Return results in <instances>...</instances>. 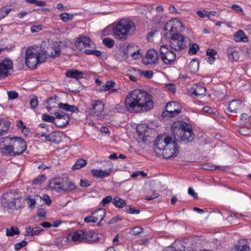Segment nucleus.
<instances>
[{"label": "nucleus", "instance_id": "8", "mask_svg": "<svg viewBox=\"0 0 251 251\" xmlns=\"http://www.w3.org/2000/svg\"><path fill=\"white\" fill-rule=\"evenodd\" d=\"M190 40L182 34L174 33L172 35L170 41L171 48L175 51L184 50L190 44Z\"/></svg>", "mask_w": 251, "mask_h": 251}, {"label": "nucleus", "instance_id": "52", "mask_svg": "<svg viewBox=\"0 0 251 251\" xmlns=\"http://www.w3.org/2000/svg\"><path fill=\"white\" fill-rule=\"evenodd\" d=\"M112 200V196H108L102 199L101 201V204L102 205L105 206L107 204L109 203L110 201H111Z\"/></svg>", "mask_w": 251, "mask_h": 251}, {"label": "nucleus", "instance_id": "58", "mask_svg": "<svg viewBox=\"0 0 251 251\" xmlns=\"http://www.w3.org/2000/svg\"><path fill=\"white\" fill-rule=\"evenodd\" d=\"M231 8L232 9L235 10L237 12H241L242 14H243V10L242 8L238 5L237 4H233L231 6Z\"/></svg>", "mask_w": 251, "mask_h": 251}, {"label": "nucleus", "instance_id": "53", "mask_svg": "<svg viewBox=\"0 0 251 251\" xmlns=\"http://www.w3.org/2000/svg\"><path fill=\"white\" fill-rule=\"evenodd\" d=\"M143 228L140 227V226H136V227H134L133 229H132V235H137L139 233H141L142 231H143Z\"/></svg>", "mask_w": 251, "mask_h": 251}, {"label": "nucleus", "instance_id": "5", "mask_svg": "<svg viewBox=\"0 0 251 251\" xmlns=\"http://www.w3.org/2000/svg\"><path fill=\"white\" fill-rule=\"evenodd\" d=\"M136 30L134 23L128 19H121L113 29L116 38L126 40L128 35L133 34Z\"/></svg>", "mask_w": 251, "mask_h": 251}, {"label": "nucleus", "instance_id": "35", "mask_svg": "<svg viewBox=\"0 0 251 251\" xmlns=\"http://www.w3.org/2000/svg\"><path fill=\"white\" fill-rule=\"evenodd\" d=\"M20 234V230L17 226H12L6 229V235L7 236H13Z\"/></svg>", "mask_w": 251, "mask_h": 251}, {"label": "nucleus", "instance_id": "27", "mask_svg": "<svg viewBox=\"0 0 251 251\" xmlns=\"http://www.w3.org/2000/svg\"><path fill=\"white\" fill-rule=\"evenodd\" d=\"M58 107L67 111H70L72 113L78 112V108L74 105H71L68 103H59Z\"/></svg>", "mask_w": 251, "mask_h": 251}, {"label": "nucleus", "instance_id": "61", "mask_svg": "<svg viewBox=\"0 0 251 251\" xmlns=\"http://www.w3.org/2000/svg\"><path fill=\"white\" fill-rule=\"evenodd\" d=\"M46 211L42 208H40L37 211V215L39 217H44L46 215Z\"/></svg>", "mask_w": 251, "mask_h": 251}, {"label": "nucleus", "instance_id": "63", "mask_svg": "<svg viewBox=\"0 0 251 251\" xmlns=\"http://www.w3.org/2000/svg\"><path fill=\"white\" fill-rule=\"evenodd\" d=\"M217 53V52L212 49H208L206 51V54L209 56H214Z\"/></svg>", "mask_w": 251, "mask_h": 251}, {"label": "nucleus", "instance_id": "2", "mask_svg": "<svg viewBox=\"0 0 251 251\" xmlns=\"http://www.w3.org/2000/svg\"><path fill=\"white\" fill-rule=\"evenodd\" d=\"M62 46L66 47L65 44L54 46L52 49L54 52L48 53L45 50L38 51L34 48H28L25 52V63L30 69H34L38 63H43L48 56L56 57L59 56Z\"/></svg>", "mask_w": 251, "mask_h": 251}, {"label": "nucleus", "instance_id": "55", "mask_svg": "<svg viewBox=\"0 0 251 251\" xmlns=\"http://www.w3.org/2000/svg\"><path fill=\"white\" fill-rule=\"evenodd\" d=\"M84 221L86 223H96L97 222L92 213L91 215L87 216L84 218Z\"/></svg>", "mask_w": 251, "mask_h": 251}, {"label": "nucleus", "instance_id": "31", "mask_svg": "<svg viewBox=\"0 0 251 251\" xmlns=\"http://www.w3.org/2000/svg\"><path fill=\"white\" fill-rule=\"evenodd\" d=\"M113 204L116 207L119 208H121L124 207L126 205V201L121 198L117 196L115 197L112 201Z\"/></svg>", "mask_w": 251, "mask_h": 251}, {"label": "nucleus", "instance_id": "33", "mask_svg": "<svg viewBox=\"0 0 251 251\" xmlns=\"http://www.w3.org/2000/svg\"><path fill=\"white\" fill-rule=\"evenodd\" d=\"M87 161L82 158L77 159L72 167L73 170H78L86 165Z\"/></svg>", "mask_w": 251, "mask_h": 251}, {"label": "nucleus", "instance_id": "25", "mask_svg": "<svg viewBox=\"0 0 251 251\" xmlns=\"http://www.w3.org/2000/svg\"><path fill=\"white\" fill-rule=\"evenodd\" d=\"M66 76L68 77L74 78L78 79L83 77V73L77 70H72L66 72Z\"/></svg>", "mask_w": 251, "mask_h": 251}, {"label": "nucleus", "instance_id": "64", "mask_svg": "<svg viewBox=\"0 0 251 251\" xmlns=\"http://www.w3.org/2000/svg\"><path fill=\"white\" fill-rule=\"evenodd\" d=\"M103 54L104 52L102 51L98 50H94L93 55H95L96 56L100 58H101L102 57V55Z\"/></svg>", "mask_w": 251, "mask_h": 251}, {"label": "nucleus", "instance_id": "28", "mask_svg": "<svg viewBox=\"0 0 251 251\" xmlns=\"http://www.w3.org/2000/svg\"><path fill=\"white\" fill-rule=\"evenodd\" d=\"M92 214L95 217L96 221L98 220H100V222L102 221L106 216L105 211L102 208H99L96 210L95 211L92 212Z\"/></svg>", "mask_w": 251, "mask_h": 251}, {"label": "nucleus", "instance_id": "59", "mask_svg": "<svg viewBox=\"0 0 251 251\" xmlns=\"http://www.w3.org/2000/svg\"><path fill=\"white\" fill-rule=\"evenodd\" d=\"M90 184H91L87 180H84L83 179H81V180H80V185L82 187H87L90 186Z\"/></svg>", "mask_w": 251, "mask_h": 251}, {"label": "nucleus", "instance_id": "44", "mask_svg": "<svg viewBox=\"0 0 251 251\" xmlns=\"http://www.w3.org/2000/svg\"><path fill=\"white\" fill-rule=\"evenodd\" d=\"M103 43L108 48H112L114 45V41L109 38H105L103 39Z\"/></svg>", "mask_w": 251, "mask_h": 251}, {"label": "nucleus", "instance_id": "37", "mask_svg": "<svg viewBox=\"0 0 251 251\" xmlns=\"http://www.w3.org/2000/svg\"><path fill=\"white\" fill-rule=\"evenodd\" d=\"M116 85V83L112 80L106 81L105 84L102 86L101 91L106 92L109 91L113 88Z\"/></svg>", "mask_w": 251, "mask_h": 251}, {"label": "nucleus", "instance_id": "45", "mask_svg": "<svg viewBox=\"0 0 251 251\" xmlns=\"http://www.w3.org/2000/svg\"><path fill=\"white\" fill-rule=\"evenodd\" d=\"M42 120L48 122H53L54 123V122H55L54 117L46 114H42Z\"/></svg>", "mask_w": 251, "mask_h": 251}, {"label": "nucleus", "instance_id": "10", "mask_svg": "<svg viewBox=\"0 0 251 251\" xmlns=\"http://www.w3.org/2000/svg\"><path fill=\"white\" fill-rule=\"evenodd\" d=\"M159 51L161 59L165 64H169L176 60L175 53L173 50H170L167 45L162 46Z\"/></svg>", "mask_w": 251, "mask_h": 251}, {"label": "nucleus", "instance_id": "12", "mask_svg": "<svg viewBox=\"0 0 251 251\" xmlns=\"http://www.w3.org/2000/svg\"><path fill=\"white\" fill-rule=\"evenodd\" d=\"M158 61V52L154 49L148 50L146 56L142 60L143 63L145 65H154Z\"/></svg>", "mask_w": 251, "mask_h": 251}, {"label": "nucleus", "instance_id": "41", "mask_svg": "<svg viewBox=\"0 0 251 251\" xmlns=\"http://www.w3.org/2000/svg\"><path fill=\"white\" fill-rule=\"evenodd\" d=\"M60 19L64 22H68L70 21L73 17V15L68 13H62L60 14Z\"/></svg>", "mask_w": 251, "mask_h": 251}, {"label": "nucleus", "instance_id": "62", "mask_svg": "<svg viewBox=\"0 0 251 251\" xmlns=\"http://www.w3.org/2000/svg\"><path fill=\"white\" fill-rule=\"evenodd\" d=\"M121 220H122V219L120 218L119 216H117L111 219L108 222V224H112Z\"/></svg>", "mask_w": 251, "mask_h": 251}, {"label": "nucleus", "instance_id": "3", "mask_svg": "<svg viewBox=\"0 0 251 251\" xmlns=\"http://www.w3.org/2000/svg\"><path fill=\"white\" fill-rule=\"evenodd\" d=\"M154 146V150L156 153L158 155H162L165 159L176 156L178 152L176 144L172 141V138L167 134L158 135Z\"/></svg>", "mask_w": 251, "mask_h": 251}, {"label": "nucleus", "instance_id": "13", "mask_svg": "<svg viewBox=\"0 0 251 251\" xmlns=\"http://www.w3.org/2000/svg\"><path fill=\"white\" fill-rule=\"evenodd\" d=\"M104 104L100 100L92 101L89 110L90 114L93 116L99 117L104 109Z\"/></svg>", "mask_w": 251, "mask_h": 251}, {"label": "nucleus", "instance_id": "43", "mask_svg": "<svg viewBox=\"0 0 251 251\" xmlns=\"http://www.w3.org/2000/svg\"><path fill=\"white\" fill-rule=\"evenodd\" d=\"M46 179V177L45 175H40L38 176H37L36 178H35L34 179H33V183L34 184H36V185L41 184L44 181H45Z\"/></svg>", "mask_w": 251, "mask_h": 251}, {"label": "nucleus", "instance_id": "38", "mask_svg": "<svg viewBox=\"0 0 251 251\" xmlns=\"http://www.w3.org/2000/svg\"><path fill=\"white\" fill-rule=\"evenodd\" d=\"M235 251H250L249 246L244 243L239 242V245L235 246Z\"/></svg>", "mask_w": 251, "mask_h": 251}, {"label": "nucleus", "instance_id": "56", "mask_svg": "<svg viewBox=\"0 0 251 251\" xmlns=\"http://www.w3.org/2000/svg\"><path fill=\"white\" fill-rule=\"evenodd\" d=\"M42 29V25H37L31 26L30 30L32 33L38 32Z\"/></svg>", "mask_w": 251, "mask_h": 251}, {"label": "nucleus", "instance_id": "26", "mask_svg": "<svg viewBox=\"0 0 251 251\" xmlns=\"http://www.w3.org/2000/svg\"><path fill=\"white\" fill-rule=\"evenodd\" d=\"M60 140V133L58 132H52L46 137V141L52 142L55 143H59Z\"/></svg>", "mask_w": 251, "mask_h": 251}, {"label": "nucleus", "instance_id": "11", "mask_svg": "<svg viewBox=\"0 0 251 251\" xmlns=\"http://www.w3.org/2000/svg\"><path fill=\"white\" fill-rule=\"evenodd\" d=\"M13 63L9 59L0 61V79L6 78L9 75V71L12 69Z\"/></svg>", "mask_w": 251, "mask_h": 251}, {"label": "nucleus", "instance_id": "6", "mask_svg": "<svg viewBox=\"0 0 251 251\" xmlns=\"http://www.w3.org/2000/svg\"><path fill=\"white\" fill-rule=\"evenodd\" d=\"M21 195L16 191L4 193L2 196V205L8 209H17L20 206Z\"/></svg>", "mask_w": 251, "mask_h": 251}, {"label": "nucleus", "instance_id": "17", "mask_svg": "<svg viewBox=\"0 0 251 251\" xmlns=\"http://www.w3.org/2000/svg\"><path fill=\"white\" fill-rule=\"evenodd\" d=\"M62 191L68 192L76 189V186L75 183L69 178H62Z\"/></svg>", "mask_w": 251, "mask_h": 251}, {"label": "nucleus", "instance_id": "50", "mask_svg": "<svg viewBox=\"0 0 251 251\" xmlns=\"http://www.w3.org/2000/svg\"><path fill=\"white\" fill-rule=\"evenodd\" d=\"M176 247L175 249H174L175 251H183L185 249V247L180 242L176 243Z\"/></svg>", "mask_w": 251, "mask_h": 251}, {"label": "nucleus", "instance_id": "51", "mask_svg": "<svg viewBox=\"0 0 251 251\" xmlns=\"http://www.w3.org/2000/svg\"><path fill=\"white\" fill-rule=\"evenodd\" d=\"M38 104V101L36 97H34L30 100V105L32 108H36Z\"/></svg>", "mask_w": 251, "mask_h": 251}, {"label": "nucleus", "instance_id": "34", "mask_svg": "<svg viewBox=\"0 0 251 251\" xmlns=\"http://www.w3.org/2000/svg\"><path fill=\"white\" fill-rule=\"evenodd\" d=\"M134 71L136 75H143L149 79L151 78L153 75V72L151 70L143 71L140 70H135Z\"/></svg>", "mask_w": 251, "mask_h": 251}, {"label": "nucleus", "instance_id": "32", "mask_svg": "<svg viewBox=\"0 0 251 251\" xmlns=\"http://www.w3.org/2000/svg\"><path fill=\"white\" fill-rule=\"evenodd\" d=\"M228 58L231 61H237L239 58L238 52L234 49H229L227 50Z\"/></svg>", "mask_w": 251, "mask_h": 251}, {"label": "nucleus", "instance_id": "39", "mask_svg": "<svg viewBox=\"0 0 251 251\" xmlns=\"http://www.w3.org/2000/svg\"><path fill=\"white\" fill-rule=\"evenodd\" d=\"M199 62L196 59L192 60L189 63V68L192 72H194L199 69Z\"/></svg>", "mask_w": 251, "mask_h": 251}, {"label": "nucleus", "instance_id": "57", "mask_svg": "<svg viewBox=\"0 0 251 251\" xmlns=\"http://www.w3.org/2000/svg\"><path fill=\"white\" fill-rule=\"evenodd\" d=\"M42 200H43L48 205H50L51 204V199L50 198V197L47 195H44L42 197Z\"/></svg>", "mask_w": 251, "mask_h": 251}, {"label": "nucleus", "instance_id": "9", "mask_svg": "<svg viewBox=\"0 0 251 251\" xmlns=\"http://www.w3.org/2000/svg\"><path fill=\"white\" fill-rule=\"evenodd\" d=\"M182 108L176 101H171L166 105V110L162 113L163 117H173L180 113Z\"/></svg>", "mask_w": 251, "mask_h": 251}, {"label": "nucleus", "instance_id": "29", "mask_svg": "<svg viewBox=\"0 0 251 251\" xmlns=\"http://www.w3.org/2000/svg\"><path fill=\"white\" fill-rule=\"evenodd\" d=\"M234 40L237 42H247L248 41V38L246 36L242 30H239L236 32L234 36Z\"/></svg>", "mask_w": 251, "mask_h": 251}, {"label": "nucleus", "instance_id": "15", "mask_svg": "<svg viewBox=\"0 0 251 251\" xmlns=\"http://www.w3.org/2000/svg\"><path fill=\"white\" fill-rule=\"evenodd\" d=\"M56 118L54 124L58 127H62L68 125L70 121V117L65 113L55 112L54 113Z\"/></svg>", "mask_w": 251, "mask_h": 251}, {"label": "nucleus", "instance_id": "46", "mask_svg": "<svg viewBox=\"0 0 251 251\" xmlns=\"http://www.w3.org/2000/svg\"><path fill=\"white\" fill-rule=\"evenodd\" d=\"M57 97H55L54 98H53L52 97L49 98L47 100V103L49 105L46 107L47 109L50 112V110H51L52 107L53 106H51V104L53 103H55V102L54 101V100H55L56 99H57Z\"/></svg>", "mask_w": 251, "mask_h": 251}, {"label": "nucleus", "instance_id": "14", "mask_svg": "<svg viewBox=\"0 0 251 251\" xmlns=\"http://www.w3.org/2000/svg\"><path fill=\"white\" fill-rule=\"evenodd\" d=\"M93 45V42L89 37L82 35L79 36L75 42V47L79 50L86 47H92Z\"/></svg>", "mask_w": 251, "mask_h": 251}, {"label": "nucleus", "instance_id": "42", "mask_svg": "<svg viewBox=\"0 0 251 251\" xmlns=\"http://www.w3.org/2000/svg\"><path fill=\"white\" fill-rule=\"evenodd\" d=\"M189 45H190V47L188 50V53L191 54H196L199 49L198 45L195 43L191 44L190 43Z\"/></svg>", "mask_w": 251, "mask_h": 251}, {"label": "nucleus", "instance_id": "19", "mask_svg": "<svg viewBox=\"0 0 251 251\" xmlns=\"http://www.w3.org/2000/svg\"><path fill=\"white\" fill-rule=\"evenodd\" d=\"M67 238L69 241L79 242L84 240L85 231L82 230H77L69 234Z\"/></svg>", "mask_w": 251, "mask_h": 251}, {"label": "nucleus", "instance_id": "49", "mask_svg": "<svg viewBox=\"0 0 251 251\" xmlns=\"http://www.w3.org/2000/svg\"><path fill=\"white\" fill-rule=\"evenodd\" d=\"M147 174L142 171H136L131 175V177L133 178H137L138 176H141L143 177L146 176Z\"/></svg>", "mask_w": 251, "mask_h": 251}, {"label": "nucleus", "instance_id": "24", "mask_svg": "<svg viewBox=\"0 0 251 251\" xmlns=\"http://www.w3.org/2000/svg\"><path fill=\"white\" fill-rule=\"evenodd\" d=\"M25 236H34L39 234L43 229L40 226L32 227L29 226L26 227Z\"/></svg>", "mask_w": 251, "mask_h": 251}, {"label": "nucleus", "instance_id": "4", "mask_svg": "<svg viewBox=\"0 0 251 251\" xmlns=\"http://www.w3.org/2000/svg\"><path fill=\"white\" fill-rule=\"evenodd\" d=\"M0 148L3 153L14 156L23 153L26 145L22 138L6 136L0 138Z\"/></svg>", "mask_w": 251, "mask_h": 251}, {"label": "nucleus", "instance_id": "16", "mask_svg": "<svg viewBox=\"0 0 251 251\" xmlns=\"http://www.w3.org/2000/svg\"><path fill=\"white\" fill-rule=\"evenodd\" d=\"M190 92L198 97H203L206 94V88L202 84H196L190 89Z\"/></svg>", "mask_w": 251, "mask_h": 251}, {"label": "nucleus", "instance_id": "54", "mask_svg": "<svg viewBox=\"0 0 251 251\" xmlns=\"http://www.w3.org/2000/svg\"><path fill=\"white\" fill-rule=\"evenodd\" d=\"M8 95L9 100H14L18 98L19 96L18 94L14 91L9 92Z\"/></svg>", "mask_w": 251, "mask_h": 251}, {"label": "nucleus", "instance_id": "1", "mask_svg": "<svg viewBox=\"0 0 251 251\" xmlns=\"http://www.w3.org/2000/svg\"><path fill=\"white\" fill-rule=\"evenodd\" d=\"M125 103L126 107L131 113L149 111L154 106L151 96L140 89L131 91L127 96Z\"/></svg>", "mask_w": 251, "mask_h": 251}, {"label": "nucleus", "instance_id": "21", "mask_svg": "<svg viewBox=\"0 0 251 251\" xmlns=\"http://www.w3.org/2000/svg\"><path fill=\"white\" fill-rule=\"evenodd\" d=\"M112 171V168H110L106 170L94 169L91 170V172L94 177L99 178H103L110 176Z\"/></svg>", "mask_w": 251, "mask_h": 251}, {"label": "nucleus", "instance_id": "22", "mask_svg": "<svg viewBox=\"0 0 251 251\" xmlns=\"http://www.w3.org/2000/svg\"><path fill=\"white\" fill-rule=\"evenodd\" d=\"M174 24L172 23V22H170L169 23H167L164 27V30H168V28H170L169 30L171 32L172 31H178V30H181V29H177V28H182L183 26L182 23L178 20H176L173 22Z\"/></svg>", "mask_w": 251, "mask_h": 251}, {"label": "nucleus", "instance_id": "7", "mask_svg": "<svg viewBox=\"0 0 251 251\" xmlns=\"http://www.w3.org/2000/svg\"><path fill=\"white\" fill-rule=\"evenodd\" d=\"M173 133L174 136H177L183 141H190V138L193 134L192 130L189 127L188 125L184 122L179 121L174 125Z\"/></svg>", "mask_w": 251, "mask_h": 251}, {"label": "nucleus", "instance_id": "60", "mask_svg": "<svg viewBox=\"0 0 251 251\" xmlns=\"http://www.w3.org/2000/svg\"><path fill=\"white\" fill-rule=\"evenodd\" d=\"M188 194L193 197L195 199L198 198V194L194 192V190L192 188H189L188 191Z\"/></svg>", "mask_w": 251, "mask_h": 251}, {"label": "nucleus", "instance_id": "47", "mask_svg": "<svg viewBox=\"0 0 251 251\" xmlns=\"http://www.w3.org/2000/svg\"><path fill=\"white\" fill-rule=\"evenodd\" d=\"M27 244V242L24 240L19 243H16L14 245V249L16 251H19L21 248L25 247Z\"/></svg>", "mask_w": 251, "mask_h": 251}, {"label": "nucleus", "instance_id": "36", "mask_svg": "<svg viewBox=\"0 0 251 251\" xmlns=\"http://www.w3.org/2000/svg\"><path fill=\"white\" fill-rule=\"evenodd\" d=\"M201 167L203 169L206 170H214L215 169L225 170L224 167H222L220 166H216L213 164L209 163L202 164Z\"/></svg>", "mask_w": 251, "mask_h": 251}, {"label": "nucleus", "instance_id": "40", "mask_svg": "<svg viewBox=\"0 0 251 251\" xmlns=\"http://www.w3.org/2000/svg\"><path fill=\"white\" fill-rule=\"evenodd\" d=\"M126 212L130 214H139L140 213V209H136L134 207H132L131 205H127L125 208Z\"/></svg>", "mask_w": 251, "mask_h": 251}, {"label": "nucleus", "instance_id": "48", "mask_svg": "<svg viewBox=\"0 0 251 251\" xmlns=\"http://www.w3.org/2000/svg\"><path fill=\"white\" fill-rule=\"evenodd\" d=\"M3 125L4 126L5 129L1 130L0 132V135H2L6 133V132L10 126V122L9 121H3L2 123Z\"/></svg>", "mask_w": 251, "mask_h": 251}, {"label": "nucleus", "instance_id": "18", "mask_svg": "<svg viewBox=\"0 0 251 251\" xmlns=\"http://www.w3.org/2000/svg\"><path fill=\"white\" fill-rule=\"evenodd\" d=\"M243 105L240 100H234L231 101L228 104L227 109L230 112L236 114L240 112V110L242 108Z\"/></svg>", "mask_w": 251, "mask_h": 251}, {"label": "nucleus", "instance_id": "20", "mask_svg": "<svg viewBox=\"0 0 251 251\" xmlns=\"http://www.w3.org/2000/svg\"><path fill=\"white\" fill-rule=\"evenodd\" d=\"M62 177H56L51 179L49 184V187L51 190L60 192L62 190Z\"/></svg>", "mask_w": 251, "mask_h": 251}, {"label": "nucleus", "instance_id": "23", "mask_svg": "<svg viewBox=\"0 0 251 251\" xmlns=\"http://www.w3.org/2000/svg\"><path fill=\"white\" fill-rule=\"evenodd\" d=\"M98 234L93 230L85 231L84 241L90 243L95 242L99 240Z\"/></svg>", "mask_w": 251, "mask_h": 251}, {"label": "nucleus", "instance_id": "30", "mask_svg": "<svg viewBox=\"0 0 251 251\" xmlns=\"http://www.w3.org/2000/svg\"><path fill=\"white\" fill-rule=\"evenodd\" d=\"M42 197L39 195H36L34 196V198H31L30 196H28L26 199V201L28 204L29 207L32 209L35 207L36 201L38 200H41Z\"/></svg>", "mask_w": 251, "mask_h": 251}]
</instances>
